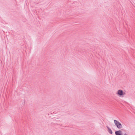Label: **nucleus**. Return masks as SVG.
Instances as JSON below:
<instances>
[{"label":"nucleus","instance_id":"obj_1","mask_svg":"<svg viewBox=\"0 0 135 135\" xmlns=\"http://www.w3.org/2000/svg\"><path fill=\"white\" fill-rule=\"evenodd\" d=\"M116 94L119 97H123L126 94V93L123 90L119 89L117 91Z\"/></svg>","mask_w":135,"mask_h":135},{"label":"nucleus","instance_id":"obj_2","mask_svg":"<svg viewBox=\"0 0 135 135\" xmlns=\"http://www.w3.org/2000/svg\"><path fill=\"white\" fill-rule=\"evenodd\" d=\"M114 122L116 126L118 129H120L122 128V125L119 122L115 120H114Z\"/></svg>","mask_w":135,"mask_h":135},{"label":"nucleus","instance_id":"obj_3","mask_svg":"<svg viewBox=\"0 0 135 135\" xmlns=\"http://www.w3.org/2000/svg\"><path fill=\"white\" fill-rule=\"evenodd\" d=\"M122 132L120 130H119L115 132L116 135H122Z\"/></svg>","mask_w":135,"mask_h":135},{"label":"nucleus","instance_id":"obj_4","mask_svg":"<svg viewBox=\"0 0 135 135\" xmlns=\"http://www.w3.org/2000/svg\"><path fill=\"white\" fill-rule=\"evenodd\" d=\"M108 132H109L110 134H112V130L110 129H108Z\"/></svg>","mask_w":135,"mask_h":135},{"label":"nucleus","instance_id":"obj_5","mask_svg":"<svg viewBox=\"0 0 135 135\" xmlns=\"http://www.w3.org/2000/svg\"><path fill=\"white\" fill-rule=\"evenodd\" d=\"M124 135H127V134L126 133H125L124 134Z\"/></svg>","mask_w":135,"mask_h":135}]
</instances>
